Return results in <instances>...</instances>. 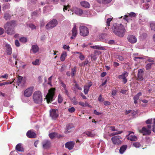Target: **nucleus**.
Segmentation results:
<instances>
[{
  "label": "nucleus",
  "instance_id": "de8ad7c7",
  "mask_svg": "<svg viewBox=\"0 0 155 155\" xmlns=\"http://www.w3.org/2000/svg\"><path fill=\"white\" fill-rule=\"evenodd\" d=\"M10 18V15L8 13H6L4 15V18H5L7 20Z\"/></svg>",
  "mask_w": 155,
  "mask_h": 155
},
{
  "label": "nucleus",
  "instance_id": "1a4fd4ad",
  "mask_svg": "<svg viewBox=\"0 0 155 155\" xmlns=\"http://www.w3.org/2000/svg\"><path fill=\"white\" fill-rule=\"evenodd\" d=\"M128 75V74L126 71H124L121 75H119L118 77L119 79H122L123 82L124 84H125L127 81V80L126 78Z\"/></svg>",
  "mask_w": 155,
  "mask_h": 155
},
{
  "label": "nucleus",
  "instance_id": "e433bc0d",
  "mask_svg": "<svg viewBox=\"0 0 155 155\" xmlns=\"http://www.w3.org/2000/svg\"><path fill=\"white\" fill-rule=\"evenodd\" d=\"M57 134L56 133H52L49 134V136L51 139H53L57 137Z\"/></svg>",
  "mask_w": 155,
  "mask_h": 155
},
{
  "label": "nucleus",
  "instance_id": "a211bd4d",
  "mask_svg": "<svg viewBox=\"0 0 155 155\" xmlns=\"http://www.w3.org/2000/svg\"><path fill=\"white\" fill-rule=\"evenodd\" d=\"M50 144V141L48 140H44L42 142L43 147L45 149H46L49 148Z\"/></svg>",
  "mask_w": 155,
  "mask_h": 155
},
{
  "label": "nucleus",
  "instance_id": "dca6fc26",
  "mask_svg": "<svg viewBox=\"0 0 155 155\" xmlns=\"http://www.w3.org/2000/svg\"><path fill=\"white\" fill-rule=\"evenodd\" d=\"M74 142L73 141L68 142L65 144V147L69 150H71L74 147Z\"/></svg>",
  "mask_w": 155,
  "mask_h": 155
},
{
  "label": "nucleus",
  "instance_id": "c756f323",
  "mask_svg": "<svg viewBox=\"0 0 155 155\" xmlns=\"http://www.w3.org/2000/svg\"><path fill=\"white\" fill-rule=\"evenodd\" d=\"M67 55V53L66 51H63L61 54L60 57V60L61 61H64Z\"/></svg>",
  "mask_w": 155,
  "mask_h": 155
},
{
  "label": "nucleus",
  "instance_id": "0eeeda50",
  "mask_svg": "<svg viewBox=\"0 0 155 155\" xmlns=\"http://www.w3.org/2000/svg\"><path fill=\"white\" fill-rule=\"evenodd\" d=\"M121 137L119 136H115L111 139L113 143L116 145H118L121 144Z\"/></svg>",
  "mask_w": 155,
  "mask_h": 155
},
{
  "label": "nucleus",
  "instance_id": "f8f14e48",
  "mask_svg": "<svg viewBox=\"0 0 155 155\" xmlns=\"http://www.w3.org/2000/svg\"><path fill=\"white\" fill-rule=\"evenodd\" d=\"M71 11L75 13L76 14L79 15H81L83 13L82 9L76 7H73Z\"/></svg>",
  "mask_w": 155,
  "mask_h": 155
},
{
  "label": "nucleus",
  "instance_id": "69168bd1",
  "mask_svg": "<svg viewBox=\"0 0 155 155\" xmlns=\"http://www.w3.org/2000/svg\"><path fill=\"white\" fill-rule=\"evenodd\" d=\"M63 92H64L65 94H66L67 95H68V91L67 90L66 88L63 89Z\"/></svg>",
  "mask_w": 155,
  "mask_h": 155
},
{
  "label": "nucleus",
  "instance_id": "5fc2aeb1",
  "mask_svg": "<svg viewBox=\"0 0 155 155\" xmlns=\"http://www.w3.org/2000/svg\"><path fill=\"white\" fill-rule=\"evenodd\" d=\"M8 74H4V75H1L0 76V78H2L4 79H7L8 78Z\"/></svg>",
  "mask_w": 155,
  "mask_h": 155
},
{
  "label": "nucleus",
  "instance_id": "13d9d810",
  "mask_svg": "<svg viewBox=\"0 0 155 155\" xmlns=\"http://www.w3.org/2000/svg\"><path fill=\"white\" fill-rule=\"evenodd\" d=\"M63 49H64L65 50L67 49L68 51H69V49L70 48V47L68 45H64L63 46Z\"/></svg>",
  "mask_w": 155,
  "mask_h": 155
},
{
  "label": "nucleus",
  "instance_id": "2f4dec72",
  "mask_svg": "<svg viewBox=\"0 0 155 155\" xmlns=\"http://www.w3.org/2000/svg\"><path fill=\"white\" fill-rule=\"evenodd\" d=\"M85 135H87L88 137H93L94 135V134L92 133V132L89 131H86L83 133V135L85 136Z\"/></svg>",
  "mask_w": 155,
  "mask_h": 155
},
{
  "label": "nucleus",
  "instance_id": "6ab92c4d",
  "mask_svg": "<svg viewBox=\"0 0 155 155\" xmlns=\"http://www.w3.org/2000/svg\"><path fill=\"white\" fill-rule=\"evenodd\" d=\"M120 18H123L124 21H126L128 23L130 22L132 20V18L129 15L128 13H127L124 16L120 17Z\"/></svg>",
  "mask_w": 155,
  "mask_h": 155
},
{
  "label": "nucleus",
  "instance_id": "20e7f679",
  "mask_svg": "<svg viewBox=\"0 0 155 155\" xmlns=\"http://www.w3.org/2000/svg\"><path fill=\"white\" fill-rule=\"evenodd\" d=\"M55 89L52 88L50 89L48 92L46 96V101L48 103L51 102L54 100V95Z\"/></svg>",
  "mask_w": 155,
  "mask_h": 155
},
{
  "label": "nucleus",
  "instance_id": "79ce46f5",
  "mask_svg": "<svg viewBox=\"0 0 155 155\" xmlns=\"http://www.w3.org/2000/svg\"><path fill=\"white\" fill-rule=\"evenodd\" d=\"M63 100V98L59 94L58 97V101L59 103H61Z\"/></svg>",
  "mask_w": 155,
  "mask_h": 155
},
{
  "label": "nucleus",
  "instance_id": "5701e85b",
  "mask_svg": "<svg viewBox=\"0 0 155 155\" xmlns=\"http://www.w3.org/2000/svg\"><path fill=\"white\" fill-rule=\"evenodd\" d=\"M6 48V52L8 55H11L12 54V49L11 46L8 44H6L5 45Z\"/></svg>",
  "mask_w": 155,
  "mask_h": 155
},
{
  "label": "nucleus",
  "instance_id": "603ef678",
  "mask_svg": "<svg viewBox=\"0 0 155 155\" xmlns=\"http://www.w3.org/2000/svg\"><path fill=\"white\" fill-rule=\"evenodd\" d=\"M122 133V131H118L110 134L111 136H113L116 134H119Z\"/></svg>",
  "mask_w": 155,
  "mask_h": 155
},
{
  "label": "nucleus",
  "instance_id": "a19ab883",
  "mask_svg": "<svg viewBox=\"0 0 155 155\" xmlns=\"http://www.w3.org/2000/svg\"><path fill=\"white\" fill-rule=\"evenodd\" d=\"M14 80H13V81H12V82H14ZM12 83V82H10V81L7 82H5L1 83H0V86H2V85H5L7 84H11Z\"/></svg>",
  "mask_w": 155,
  "mask_h": 155
},
{
  "label": "nucleus",
  "instance_id": "3c124183",
  "mask_svg": "<svg viewBox=\"0 0 155 155\" xmlns=\"http://www.w3.org/2000/svg\"><path fill=\"white\" fill-rule=\"evenodd\" d=\"M152 64V63H150L147 64L146 66V68L147 70H148L151 67Z\"/></svg>",
  "mask_w": 155,
  "mask_h": 155
},
{
  "label": "nucleus",
  "instance_id": "4468645a",
  "mask_svg": "<svg viewBox=\"0 0 155 155\" xmlns=\"http://www.w3.org/2000/svg\"><path fill=\"white\" fill-rule=\"evenodd\" d=\"M77 30L76 28V25L75 24H74V27L72 30V35L71 37V39H74L77 36Z\"/></svg>",
  "mask_w": 155,
  "mask_h": 155
},
{
  "label": "nucleus",
  "instance_id": "9b49d317",
  "mask_svg": "<svg viewBox=\"0 0 155 155\" xmlns=\"http://www.w3.org/2000/svg\"><path fill=\"white\" fill-rule=\"evenodd\" d=\"M50 115L53 119H55L58 116V110L52 109L50 110Z\"/></svg>",
  "mask_w": 155,
  "mask_h": 155
},
{
  "label": "nucleus",
  "instance_id": "6e6552de",
  "mask_svg": "<svg viewBox=\"0 0 155 155\" xmlns=\"http://www.w3.org/2000/svg\"><path fill=\"white\" fill-rule=\"evenodd\" d=\"M139 132L142 133L143 135H149L151 133V130L147 128L146 127H143L141 130H139Z\"/></svg>",
  "mask_w": 155,
  "mask_h": 155
},
{
  "label": "nucleus",
  "instance_id": "8fccbe9b",
  "mask_svg": "<svg viewBox=\"0 0 155 155\" xmlns=\"http://www.w3.org/2000/svg\"><path fill=\"white\" fill-rule=\"evenodd\" d=\"M29 27L31 28L32 29H33L36 28L35 26L32 24H30L28 25Z\"/></svg>",
  "mask_w": 155,
  "mask_h": 155
},
{
  "label": "nucleus",
  "instance_id": "bf43d9fd",
  "mask_svg": "<svg viewBox=\"0 0 155 155\" xmlns=\"http://www.w3.org/2000/svg\"><path fill=\"white\" fill-rule=\"evenodd\" d=\"M144 58L142 57H136V61H139V62H140V60L143 59Z\"/></svg>",
  "mask_w": 155,
  "mask_h": 155
},
{
  "label": "nucleus",
  "instance_id": "7ed1b4c3",
  "mask_svg": "<svg viewBox=\"0 0 155 155\" xmlns=\"http://www.w3.org/2000/svg\"><path fill=\"white\" fill-rule=\"evenodd\" d=\"M42 94L39 91H35L33 95V99L35 103L40 104L42 101Z\"/></svg>",
  "mask_w": 155,
  "mask_h": 155
},
{
  "label": "nucleus",
  "instance_id": "cd10ccee",
  "mask_svg": "<svg viewBox=\"0 0 155 155\" xmlns=\"http://www.w3.org/2000/svg\"><path fill=\"white\" fill-rule=\"evenodd\" d=\"M127 148V145H123L122 146L119 150V152L121 154H123Z\"/></svg>",
  "mask_w": 155,
  "mask_h": 155
},
{
  "label": "nucleus",
  "instance_id": "f03ea898",
  "mask_svg": "<svg viewBox=\"0 0 155 155\" xmlns=\"http://www.w3.org/2000/svg\"><path fill=\"white\" fill-rule=\"evenodd\" d=\"M15 24V21L13 20L8 22L5 25L4 28L8 34L11 35L15 33L14 28Z\"/></svg>",
  "mask_w": 155,
  "mask_h": 155
},
{
  "label": "nucleus",
  "instance_id": "bb28decb",
  "mask_svg": "<svg viewBox=\"0 0 155 155\" xmlns=\"http://www.w3.org/2000/svg\"><path fill=\"white\" fill-rule=\"evenodd\" d=\"M16 150L18 151H23L24 149L21 143H18L16 146Z\"/></svg>",
  "mask_w": 155,
  "mask_h": 155
},
{
  "label": "nucleus",
  "instance_id": "680f3d73",
  "mask_svg": "<svg viewBox=\"0 0 155 155\" xmlns=\"http://www.w3.org/2000/svg\"><path fill=\"white\" fill-rule=\"evenodd\" d=\"M64 7L63 9V11L64 12H65V10H68V11H69V5H67V6H64Z\"/></svg>",
  "mask_w": 155,
  "mask_h": 155
},
{
  "label": "nucleus",
  "instance_id": "72a5a7b5",
  "mask_svg": "<svg viewBox=\"0 0 155 155\" xmlns=\"http://www.w3.org/2000/svg\"><path fill=\"white\" fill-rule=\"evenodd\" d=\"M40 13V9L39 8L35 11L33 12L31 14V15L33 16H35L38 15Z\"/></svg>",
  "mask_w": 155,
  "mask_h": 155
},
{
  "label": "nucleus",
  "instance_id": "c85d7f7f",
  "mask_svg": "<svg viewBox=\"0 0 155 155\" xmlns=\"http://www.w3.org/2000/svg\"><path fill=\"white\" fill-rule=\"evenodd\" d=\"M90 47L91 48L94 49H99L101 50H104L105 49V48L104 47L99 45H95V46H90Z\"/></svg>",
  "mask_w": 155,
  "mask_h": 155
},
{
  "label": "nucleus",
  "instance_id": "ea45409f",
  "mask_svg": "<svg viewBox=\"0 0 155 155\" xmlns=\"http://www.w3.org/2000/svg\"><path fill=\"white\" fill-rule=\"evenodd\" d=\"M20 41L22 43H25L27 41V39L25 37H21L20 38Z\"/></svg>",
  "mask_w": 155,
  "mask_h": 155
},
{
  "label": "nucleus",
  "instance_id": "a878e982",
  "mask_svg": "<svg viewBox=\"0 0 155 155\" xmlns=\"http://www.w3.org/2000/svg\"><path fill=\"white\" fill-rule=\"evenodd\" d=\"M109 15H106L105 16V19H107L106 22L108 27L110 26V22L112 20L113 18L112 17L109 18Z\"/></svg>",
  "mask_w": 155,
  "mask_h": 155
},
{
  "label": "nucleus",
  "instance_id": "4be33fe9",
  "mask_svg": "<svg viewBox=\"0 0 155 155\" xmlns=\"http://www.w3.org/2000/svg\"><path fill=\"white\" fill-rule=\"evenodd\" d=\"M26 135L29 138H35L36 137V134L35 132L31 130H29L26 133Z\"/></svg>",
  "mask_w": 155,
  "mask_h": 155
},
{
  "label": "nucleus",
  "instance_id": "39448f33",
  "mask_svg": "<svg viewBox=\"0 0 155 155\" xmlns=\"http://www.w3.org/2000/svg\"><path fill=\"white\" fill-rule=\"evenodd\" d=\"M80 35L84 37L87 36L89 34L88 28L85 26H81L79 28Z\"/></svg>",
  "mask_w": 155,
  "mask_h": 155
},
{
  "label": "nucleus",
  "instance_id": "4c0bfd02",
  "mask_svg": "<svg viewBox=\"0 0 155 155\" xmlns=\"http://www.w3.org/2000/svg\"><path fill=\"white\" fill-rule=\"evenodd\" d=\"M37 2V0H29L28 1V4L29 5L31 4L34 5L36 4Z\"/></svg>",
  "mask_w": 155,
  "mask_h": 155
},
{
  "label": "nucleus",
  "instance_id": "c9c22d12",
  "mask_svg": "<svg viewBox=\"0 0 155 155\" xmlns=\"http://www.w3.org/2000/svg\"><path fill=\"white\" fill-rule=\"evenodd\" d=\"M79 104L80 105L83 107L89 106L88 104L87 101H85V103H84V102L81 101L79 102Z\"/></svg>",
  "mask_w": 155,
  "mask_h": 155
},
{
  "label": "nucleus",
  "instance_id": "393cba45",
  "mask_svg": "<svg viewBox=\"0 0 155 155\" xmlns=\"http://www.w3.org/2000/svg\"><path fill=\"white\" fill-rule=\"evenodd\" d=\"M74 127L73 125L72 124H68L66 126V129L65 130V132L66 133H69L71 131V128Z\"/></svg>",
  "mask_w": 155,
  "mask_h": 155
},
{
  "label": "nucleus",
  "instance_id": "37998d69",
  "mask_svg": "<svg viewBox=\"0 0 155 155\" xmlns=\"http://www.w3.org/2000/svg\"><path fill=\"white\" fill-rule=\"evenodd\" d=\"M75 109L74 107H72L69 108L68 109V111L70 113H73L75 111Z\"/></svg>",
  "mask_w": 155,
  "mask_h": 155
},
{
  "label": "nucleus",
  "instance_id": "4d7b16f0",
  "mask_svg": "<svg viewBox=\"0 0 155 155\" xmlns=\"http://www.w3.org/2000/svg\"><path fill=\"white\" fill-rule=\"evenodd\" d=\"M98 101L101 102H102L104 101V98L102 97V96L101 95H100L98 97Z\"/></svg>",
  "mask_w": 155,
  "mask_h": 155
},
{
  "label": "nucleus",
  "instance_id": "58836bf2",
  "mask_svg": "<svg viewBox=\"0 0 155 155\" xmlns=\"http://www.w3.org/2000/svg\"><path fill=\"white\" fill-rule=\"evenodd\" d=\"M129 15L131 18L132 19H133L136 16L135 13L133 12H131L130 13H128Z\"/></svg>",
  "mask_w": 155,
  "mask_h": 155
},
{
  "label": "nucleus",
  "instance_id": "0e129e2a",
  "mask_svg": "<svg viewBox=\"0 0 155 155\" xmlns=\"http://www.w3.org/2000/svg\"><path fill=\"white\" fill-rule=\"evenodd\" d=\"M117 58L120 61H122L124 60L123 57L121 56H118Z\"/></svg>",
  "mask_w": 155,
  "mask_h": 155
},
{
  "label": "nucleus",
  "instance_id": "f704fd0d",
  "mask_svg": "<svg viewBox=\"0 0 155 155\" xmlns=\"http://www.w3.org/2000/svg\"><path fill=\"white\" fill-rule=\"evenodd\" d=\"M40 61L39 59H37L35 61L32 62V63L33 65H38L40 64Z\"/></svg>",
  "mask_w": 155,
  "mask_h": 155
},
{
  "label": "nucleus",
  "instance_id": "b1692460",
  "mask_svg": "<svg viewBox=\"0 0 155 155\" xmlns=\"http://www.w3.org/2000/svg\"><path fill=\"white\" fill-rule=\"evenodd\" d=\"M81 5L84 8H89L90 7V5L89 3L86 1H83L80 2Z\"/></svg>",
  "mask_w": 155,
  "mask_h": 155
},
{
  "label": "nucleus",
  "instance_id": "7c9ffc66",
  "mask_svg": "<svg viewBox=\"0 0 155 155\" xmlns=\"http://www.w3.org/2000/svg\"><path fill=\"white\" fill-rule=\"evenodd\" d=\"M39 48L37 45H33L31 50L34 53H36L38 51Z\"/></svg>",
  "mask_w": 155,
  "mask_h": 155
},
{
  "label": "nucleus",
  "instance_id": "9d476101",
  "mask_svg": "<svg viewBox=\"0 0 155 155\" xmlns=\"http://www.w3.org/2000/svg\"><path fill=\"white\" fill-rule=\"evenodd\" d=\"M34 88L32 87H30L26 89L24 91V95L26 97H29L32 94Z\"/></svg>",
  "mask_w": 155,
  "mask_h": 155
},
{
  "label": "nucleus",
  "instance_id": "6e6d98bb",
  "mask_svg": "<svg viewBox=\"0 0 155 155\" xmlns=\"http://www.w3.org/2000/svg\"><path fill=\"white\" fill-rule=\"evenodd\" d=\"M110 45H114L115 44V41L113 40H110L108 41L107 42Z\"/></svg>",
  "mask_w": 155,
  "mask_h": 155
},
{
  "label": "nucleus",
  "instance_id": "49530a36",
  "mask_svg": "<svg viewBox=\"0 0 155 155\" xmlns=\"http://www.w3.org/2000/svg\"><path fill=\"white\" fill-rule=\"evenodd\" d=\"M76 71L75 69L74 68H72L71 69V75L72 77H73L74 76L75 74L76 73Z\"/></svg>",
  "mask_w": 155,
  "mask_h": 155
},
{
  "label": "nucleus",
  "instance_id": "a18cd8bd",
  "mask_svg": "<svg viewBox=\"0 0 155 155\" xmlns=\"http://www.w3.org/2000/svg\"><path fill=\"white\" fill-rule=\"evenodd\" d=\"M150 26L152 30L155 31V22L151 23L150 24Z\"/></svg>",
  "mask_w": 155,
  "mask_h": 155
},
{
  "label": "nucleus",
  "instance_id": "864d4df0",
  "mask_svg": "<svg viewBox=\"0 0 155 155\" xmlns=\"http://www.w3.org/2000/svg\"><path fill=\"white\" fill-rule=\"evenodd\" d=\"M89 63V61L87 60H86L84 61L82 64H80V66L85 65H87Z\"/></svg>",
  "mask_w": 155,
  "mask_h": 155
},
{
  "label": "nucleus",
  "instance_id": "412c9836",
  "mask_svg": "<svg viewBox=\"0 0 155 155\" xmlns=\"http://www.w3.org/2000/svg\"><path fill=\"white\" fill-rule=\"evenodd\" d=\"M92 84L91 82H89L87 85L84 86V92L86 94H87L89 91L90 87L92 86Z\"/></svg>",
  "mask_w": 155,
  "mask_h": 155
},
{
  "label": "nucleus",
  "instance_id": "f3484780",
  "mask_svg": "<svg viewBox=\"0 0 155 155\" xmlns=\"http://www.w3.org/2000/svg\"><path fill=\"white\" fill-rule=\"evenodd\" d=\"M127 39L128 41L131 43H134L136 42V37L135 35H129Z\"/></svg>",
  "mask_w": 155,
  "mask_h": 155
},
{
  "label": "nucleus",
  "instance_id": "ddd939ff",
  "mask_svg": "<svg viewBox=\"0 0 155 155\" xmlns=\"http://www.w3.org/2000/svg\"><path fill=\"white\" fill-rule=\"evenodd\" d=\"M126 137L127 139L132 141H135L136 140V136L134 133L133 132H130Z\"/></svg>",
  "mask_w": 155,
  "mask_h": 155
},
{
  "label": "nucleus",
  "instance_id": "052dcab7",
  "mask_svg": "<svg viewBox=\"0 0 155 155\" xmlns=\"http://www.w3.org/2000/svg\"><path fill=\"white\" fill-rule=\"evenodd\" d=\"M15 44L17 47H19L20 46V44L18 40H16L15 41Z\"/></svg>",
  "mask_w": 155,
  "mask_h": 155
},
{
  "label": "nucleus",
  "instance_id": "2eb2a0df",
  "mask_svg": "<svg viewBox=\"0 0 155 155\" xmlns=\"http://www.w3.org/2000/svg\"><path fill=\"white\" fill-rule=\"evenodd\" d=\"M23 77L21 76H18L17 81V84L18 85L22 86L24 85L25 81L23 80Z\"/></svg>",
  "mask_w": 155,
  "mask_h": 155
},
{
  "label": "nucleus",
  "instance_id": "338daca9",
  "mask_svg": "<svg viewBox=\"0 0 155 155\" xmlns=\"http://www.w3.org/2000/svg\"><path fill=\"white\" fill-rule=\"evenodd\" d=\"M75 87L79 90H82V88L79 87L78 85L76 84H75Z\"/></svg>",
  "mask_w": 155,
  "mask_h": 155
},
{
  "label": "nucleus",
  "instance_id": "09e8293b",
  "mask_svg": "<svg viewBox=\"0 0 155 155\" xmlns=\"http://www.w3.org/2000/svg\"><path fill=\"white\" fill-rule=\"evenodd\" d=\"M112 0H102L101 3H102L107 4L110 2Z\"/></svg>",
  "mask_w": 155,
  "mask_h": 155
},
{
  "label": "nucleus",
  "instance_id": "f257e3e1",
  "mask_svg": "<svg viewBox=\"0 0 155 155\" xmlns=\"http://www.w3.org/2000/svg\"><path fill=\"white\" fill-rule=\"evenodd\" d=\"M127 29V26H125L121 24L115 23L112 27L113 32L116 35L120 37L124 36Z\"/></svg>",
  "mask_w": 155,
  "mask_h": 155
},
{
  "label": "nucleus",
  "instance_id": "c03bdc74",
  "mask_svg": "<svg viewBox=\"0 0 155 155\" xmlns=\"http://www.w3.org/2000/svg\"><path fill=\"white\" fill-rule=\"evenodd\" d=\"M78 58L81 61L84 60L85 58L84 56L82 54V53H80V55H78Z\"/></svg>",
  "mask_w": 155,
  "mask_h": 155
},
{
  "label": "nucleus",
  "instance_id": "774afa93",
  "mask_svg": "<svg viewBox=\"0 0 155 155\" xmlns=\"http://www.w3.org/2000/svg\"><path fill=\"white\" fill-rule=\"evenodd\" d=\"M104 104L105 105H109L110 104L109 102L107 101H104Z\"/></svg>",
  "mask_w": 155,
  "mask_h": 155
},
{
  "label": "nucleus",
  "instance_id": "473e14b6",
  "mask_svg": "<svg viewBox=\"0 0 155 155\" xmlns=\"http://www.w3.org/2000/svg\"><path fill=\"white\" fill-rule=\"evenodd\" d=\"M107 36V35L106 34H102L100 37V39L101 40L103 41L107 42L106 39H105L106 37Z\"/></svg>",
  "mask_w": 155,
  "mask_h": 155
},
{
  "label": "nucleus",
  "instance_id": "423d86ee",
  "mask_svg": "<svg viewBox=\"0 0 155 155\" xmlns=\"http://www.w3.org/2000/svg\"><path fill=\"white\" fill-rule=\"evenodd\" d=\"M58 24V21L55 19H53L49 21L46 26L47 29H50L55 27Z\"/></svg>",
  "mask_w": 155,
  "mask_h": 155
},
{
  "label": "nucleus",
  "instance_id": "aec40b11",
  "mask_svg": "<svg viewBox=\"0 0 155 155\" xmlns=\"http://www.w3.org/2000/svg\"><path fill=\"white\" fill-rule=\"evenodd\" d=\"M143 71L142 69H139L138 70L137 79L140 80H142L143 79Z\"/></svg>",
  "mask_w": 155,
  "mask_h": 155
},
{
  "label": "nucleus",
  "instance_id": "e2e57ef3",
  "mask_svg": "<svg viewBox=\"0 0 155 155\" xmlns=\"http://www.w3.org/2000/svg\"><path fill=\"white\" fill-rule=\"evenodd\" d=\"M110 129L113 131H117V130L115 129V127L114 126H111L110 127Z\"/></svg>",
  "mask_w": 155,
  "mask_h": 155
}]
</instances>
